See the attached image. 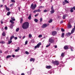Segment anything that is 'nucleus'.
<instances>
[{
	"mask_svg": "<svg viewBox=\"0 0 75 75\" xmlns=\"http://www.w3.org/2000/svg\"><path fill=\"white\" fill-rule=\"evenodd\" d=\"M28 37L29 38H31V37H32V35H31V34H30L29 35H28Z\"/></svg>",
	"mask_w": 75,
	"mask_h": 75,
	"instance_id": "c756f323",
	"label": "nucleus"
},
{
	"mask_svg": "<svg viewBox=\"0 0 75 75\" xmlns=\"http://www.w3.org/2000/svg\"><path fill=\"white\" fill-rule=\"evenodd\" d=\"M68 28H71L72 27V25H69L67 27Z\"/></svg>",
	"mask_w": 75,
	"mask_h": 75,
	"instance_id": "5701e85b",
	"label": "nucleus"
},
{
	"mask_svg": "<svg viewBox=\"0 0 75 75\" xmlns=\"http://www.w3.org/2000/svg\"><path fill=\"white\" fill-rule=\"evenodd\" d=\"M40 22H42V18H40Z\"/></svg>",
	"mask_w": 75,
	"mask_h": 75,
	"instance_id": "ea45409f",
	"label": "nucleus"
},
{
	"mask_svg": "<svg viewBox=\"0 0 75 75\" xmlns=\"http://www.w3.org/2000/svg\"><path fill=\"white\" fill-rule=\"evenodd\" d=\"M61 55L62 57H64V53H62L61 54Z\"/></svg>",
	"mask_w": 75,
	"mask_h": 75,
	"instance_id": "4c0bfd02",
	"label": "nucleus"
},
{
	"mask_svg": "<svg viewBox=\"0 0 75 75\" xmlns=\"http://www.w3.org/2000/svg\"><path fill=\"white\" fill-rule=\"evenodd\" d=\"M50 74H52V72L51 71H50L49 72Z\"/></svg>",
	"mask_w": 75,
	"mask_h": 75,
	"instance_id": "69168bd1",
	"label": "nucleus"
},
{
	"mask_svg": "<svg viewBox=\"0 0 75 75\" xmlns=\"http://www.w3.org/2000/svg\"><path fill=\"white\" fill-rule=\"evenodd\" d=\"M61 31H62V32H64V31H65V30L62 28L61 29Z\"/></svg>",
	"mask_w": 75,
	"mask_h": 75,
	"instance_id": "72a5a7b5",
	"label": "nucleus"
},
{
	"mask_svg": "<svg viewBox=\"0 0 75 75\" xmlns=\"http://www.w3.org/2000/svg\"><path fill=\"white\" fill-rule=\"evenodd\" d=\"M46 68L47 69H50L51 68V66H47Z\"/></svg>",
	"mask_w": 75,
	"mask_h": 75,
	"instance_id": "a211bd4d",
	"label": "nucleus"
},
{
	"mask_svg": "<svg viewBox=\"0 0 75 75\" xmlns=\"http://www.w3.org/2000/svg\"><path fill=\"white\" fill-rule=\"evenodd\" d=\"M71 34H72V33H71L69 32L68 33H67L66 34V35H67V37H69V36H70V35H71Z\"/></svg>",
	"mask_w": 75,
	"mask_h": 75,
	"instance_id": "4468645a",
	"label": "nucleus"
},
{
	"mask_svg": "<svg viewBox=\"0 0 75 75\" xmlns=\"http://www.w3.org/2000/svg\"><path fill=\"white\" fill-rule=\"evenodd\" d=\"M34 21H35V23H37L38 22V20L37 19H35L34 20Z\"/></svg>",
	"mask_w": 75,
	"mask_h": 75,
	"instance_id": "bb28decb",
	"label": "nucleus"
},
{
	"mask_svg": "<svg viewBox=\"0 0 75 75\" xmlns=\"http://www.w3.org/2000/svg\"><path fill=\"white\" fill-rule=\"evenodd\" d=\"M50 45H51V43H50L49 45H47L46 46V47H49V46H50Z\"/></svg>",
	"mask_w": 75,
	"mask_h": 75,
	"instance_id": "58836bf2",
	"label": "nucleus"
},
{
	"mask_svg": "<svg viewBox=\"0 0 75 75\" xmlns=\"http://www.w3.org/2000/svg\"><path fill=\"white\" fill-rule=\"evenodd\" d=\"M52 20L50 19L48 22L49 23H52Z\"/></svg>",
	"mask_w": 75,
	"mask_h": 75,
	"instance_id": "2f4dec72",
	"label": "nucleus"
},
{
	"mask_svg": "<svg viewBox=\"0 0 75 75\" xmlns=\"http://www.w3.org/2000/svg\"><path fill=\"white\" fill-rule=\"evenodd\" d=\"M65 17H66V16L65 15L63 16V19H65Z\"/></svg>",
	"mask_w": 75,
	"mask_h": 75,
	"instance_id": "a19ab883",
	"label": "nucleus"
},
{
	"mask_svg": "<svg viewBox=\"0 0 75 75\" xmlns=\"http://www.w3.org/2000/svg\"><path fill=\"white\" fill-rule=\"evenodd\" d=\"M52 62L53 64H54V65H59V61H52Z\"/></svg>",
	"mask_w": 75,
	"mask_h": 75,
	"instance_id": "20e7f679",
	"label": "nucleus"
},
{
	"mask_svg": "<svg viewBox=\"0 0 75 75\" xmlns=\"http://www.w3.org/2000/svg\"><path fill=\"white\" fill-rule=\"evenodd\" d=\"M28 44V41H26L25 42V45H27Z\"/></svg>",
	"mask_w": 75,
	"mask_h": 75,
	"instance_id": "a18cd8bd",
	"label": "nucleus"
},
{
	"mask_svg": "<svg viewBox=\"0 0 75 75\" xmlns=\"http://www.w3.org/2000/svg\"><path fill=\"white\" fill-rule=\"evenodd\" d=\"M54 48H57V45H56L54 46Z\"/></svg>",
	"mask_w": 75,
	"mask_h": 75,
	"instance_id": "4d7b16f0",
	"label": "nucleus"
},
{
	"mask_svg": "<svg viewBox=\"0 0 75 75\" xmlns=\"http://www.w3.org/2000/svg\"><path fill=\"white\" fill-rule=\"evenodd\" d=\"M19 38H20V39L21 38V36H19Z\"/></svg>",
	"mask_w": 75,
	"mask_h": 75,
	"instance_id": "0e129e2a",
	"label": "nucleus"
},
{
	"mask_svg": "<svg viewBox=\"0 0 75 75\" xmlns=\"http://www.w3.org/2000/svg\"><path fill=\"white\" fill-rule=\"evenodd\" d=\"M3 5H1L0 6V7L1 8V7H3Z\"/></svg>",
	"mask_w": 75,
	"mask_h": 75,
	"instance_id": "13d9d810",
	"label": "nucleus"
},
{
	"mask_svg": "<svg viewBox=\"0 0 75 75\" xmlns=\"http://www.w3.org/2000/svg\"><path fill=\"white\" fill-rule=\"evenodd\" d=\"M51 9L52 10H54V8L53 7V6H52L51 7Z\"/></svg>",
	"mask_w": 75,
	"mask_h": 75,
	"instance_id": "de8ad7c7",
	"label": "nucleus"
},
{
	"mask_svg": "<svg viewBox=\"0 0 75 75\" xmlns=\"http://www.w3.org/2000/svg\"><path fill=\"white\" fill-rule=\"evenodd\" d=\"M11 55H8L6 56V58L7 59H8L9 58H11Z\"/></svg>",
	"mask_w": 75,
	"mask_h": 75,
	"instance_id": "412c9836",
	"label": "nucleus"
},
{
	"mask_svg": "<svg viewBox=\"0 0 75 75\" xmlns=\"http://www.w3.org/2000/svg\"><path fill=\"white\" fill-rule=\"evenodd\" d=\"M12 57L13 58H14V57H15V55L14 54H13L12 55Z\"/></svg>",
	"mask_w": 75,
	"mask_h": 75,
	"instance_id": "5fc2aeb1",
	"label": "nucleus"
},
{
	"mask_svg": "<svg viewBox=\"0 0 75 75\" xmlns=\"http://www.w3.org/2000/svg\"><path fill=\"white\" fill-rule=\"evenodd\" d=\"M10 14H11V12H10V11H9L7 12V16H10Z\"/></svg>",
	"mask_w": 75,
	"mask_h": 75,
	"instance_id": "4be33fe9",
	"label": "nucleus"
},
{
	"mask_svg": "<svg viewBox=\"0 0 75 75\" xmlns=\"http://www.w3.org/2000/svg\"><path fill=\"white\" fill-rule=\"evenodd\" d=\"M0 54H1V53H2V51H1V50L0 51Z\"/></svg>",
	"mask_w": 75,
	"mask_h": 75,
	"instance_id": "e2e57ef3",
	"label": "nucleus"
},
{
	"mask_svg": "<svg viewBox=\"0 0 75 75\" xmlns=\"http://www.w3.org/2000/svg\"><path fill=\"white\" fill-rule=\"evenodd\" d=\"M73 8V9H74V10H75V6L73 8Z\"/></svg>",
	"mask_w": 75,
	"mask_h": 75,
	"instance_id": "6e6d98bb",
	"label": "nucleus"
},
{
	"mask_svg": "<svg viewBox=\"0 0 75 75\" xmlns=\"http://www.w3.org/2000/svg\"><path fill=\"white\" fill-rule=\"evenodd\" d=\"M14 38V36L12 35L10 37L9 40L8 41V44H10L11 42H12V39Z\"/></svg>",
	"mask_w": 75,
	"mask_h": 75,
	"instance_id": "f03ea898",
	"label": "nucleus"
},
{
	"mask_svg": "<svg viewBox=\"0 0 75 75\" xmlns=\"http://www.w3.org/2000/svg\"><path fill=\"white\" fill-rule=\"evenodd\" d=\"M70 11L71 13H73V12H74V10H73V8H71Z\"/></svg>",
	"mask_w": 75,
	"mask_h": 75,
	"instance_id": "c85d7f7f",
	"label": "nucleus"
},
{
	"mask_svg": "<svg viewBox=\"0 0 75 75\" xmlns=\"http://www.w3.org/2000/svg\"><path fill=\"white\" fill-rule=\"evenodd\" d=\"M65 35V33H62V34L61 37L62 38L64 37V35Z\"/></svg>",
	"mask_w": 75,
	"mask_h": 75,
	"instance_id": "aec40b11",
	"label": "nucleus"
},
{
	"mask_svg": "<svg viewBox=\"0 0 75 75\" xmlns=\"http://www.w3.org/2000/svg\"><path fill=\"white\" fill-rule=\"evenodd\" d=\"M62 23H63V21H61L60 22V24H62Z\"/></svg>",
	"mask_w": 75,
	"mask_h": 75,
	"instance_id": "864d4df0",
	"label": "nucleus"
},
{
	"mask_svg": "<svg viewBox=\"0 0 75 75\" xmlns=\"http://www.w3.org/2000/svg\"><path fill=\"white\" fill-rule=\"evenodd\" d=\"M28 19L29 20H31V15L30 14L28 17Z\"/></svg>",
	"mask_w": 75,
	"mask_h": 75,
	"instance_id": "6ab92c4d",
	"label": "nucleus"
},
{
	"mask_svg": "<svg viewBox=\"0 0 75 75\" xmlns=\"http://www.w3.org/2000/svg\"><path fill=\"white\" fill-rule=\"evenodd\" d=\"M29 23L26 22L23 23L22 25V27L24 30H26L29 27Z\"/></svg>",
	"mask_w": 75,
	"mask_h": 75,
	"instance_id": "f257e3e1",
	"label": "nucleus"
},
{
	"mask_svg": "<svg viewBox=\"0 0 75 75\" xmlns=\"http://www.w3.org/2000/svg\"><path fill=\"white\" fill-rule=\"evenodd\" d=\"M19 50H20V47H18L17 49L15 50V52H18V51H19Z\"/></svg>",
	"mask_w": 75,
	"mask_h": 75,
	"instance_id": "2eb2a0df",
	"label": "nucleus"
},
{
	"mask_svg": "<svg viewBox=\"0 0 75 75\" xmlns=\"http://www.w3.org/2000/svg\"><path fill=\"white\" fill-rule=\"evenodd\" d=\"M4 29L6 30H7V27L6 26L5 27Z\"/></svg>",
	"mask_w": 75,
	"mask_h": 75,
	"instance_id": "603ef678",
	"label": "nucleus"
},
{
	"mask_svg": "<svg viewBox=\"0 0 75 75\" xmlns=\"http://www.w3.org/2000/svg\"><path fill=\"white\" fill-rule=\"evenodd\" d=\"M52 33L53 35H55L57 34V32L56 31H54L52 32Z\"/></svg>",
	"mask_w": 75,
	"mask_h": 75,
	"instance_id": "9b49d317",
	"label": "nucleus"
},
{
	"mask_svg": "<svg viewBox=\"0 0 75 75\" xmlns=\"http://www.w3.org/2000/svg\"><path fill=\"white\" fill-rule=\"evenodd\" d=\"M2 35L4 37H5V36H6V33H5L4 32H3L2 33Z\"/></svg>",
	"mask_w": 75,
	"mask_h": 75,
	"instance_id": "a878e982",
	"label": "nucleus"
},
{
	"mask_svg": "<svg viewBox=\"0 0 75 75\" xmlns=\"http://www.w3.org/2000/svg\"><path fill=\"white\" fill-rule=\"evenodd\" d=\"M25 53L26 54H27V55H28V54H29V52H28L27 51H26Z\"/></svg>",
	"mask_w": 75,
	"mask_h": 75,
	"instance_id": "c9c22d12",
	"label": "nucleus"
},
{
	"mask_svg": "<svg viewBox=\"0 0 75 75\" xmlns=\"http://www.w3.org/2000/svg\"><path fill=\"white\" fill-rule=\"evenodd\" d=\"M23 22V18H21L20 20V24H22Z\"/></svg>",
	"mask_w": 75,
	"mask_h": 75,
	"instance_id": "dca6fc26",
	"label": "nucleus"
},
{
	"mask_svg": "<svg viewBox=\"0 0 75 75\" xmlns=\"http://www.w3.org/2000/svg\"><path fill=\"white\" fill-rule=\"evenodd\" d=\"M5 7H6V8H7V6L6 5H5Z\"/></svg>",
	"mask_w": 75,
	"mask_h": 75,
	"instance_id": "680f3d73",
	"label": "nucleus"
},
{
	"mask_svg": "<svg viewBox=\"0 0 75 75\" xmlns=\"http://www.w3.org/2000/svg\"><path fill=\"white\" fill-rule=\"evenodd\" d=\"M69 46H68V45H65L64 47V50H68L69 49Z\"/></svg>",
	"mask_w": 75,
	"mask_h": 75,
	"instance_id": "9d476101",
	"label": "nucleus"
},
{
	"mask_svg": "<svg viewBox=\"0 0 75 75\" xmlns=\"http://www.w3.org/2000/svg\"><path fill=\"white\" fill-rule=\"evenodd\" d=\"M14 26V24L12 23L9 26V27H10V28H13Z\"/></svg>",
	"mask_w": 75,
	"mask_h": 75,
	"instance_id": "f8f14e48",
	"label": "nucleus"
},
{
	"mask_svg": "<svg viewBox=\"0 0 75 75\" xmlns=\"http://www.w3.org/2000/svg\"><path fill=\"white\" fill-rule=\"evenodd\" d=\"M74 31H75V29H74V28H73L72 29V30H71V34H73V33H74Z\"/></svg>",
	"mask_w": 75,
	"mask_h": 75,
	"instance_id": "f3484780",
	"label": "nucleus"
},
{
	"mask_svg": "<svg viewBox=\"0 0 75 75\" xmlns=\"http://www.w3.org/2000/svg\"><path fill=\"white\" fill-rule=\"evenodd\" d=\"M8 51H6L5 52V54H8Z\"/></svg>",
	"mask_w": 75,
	"mask_h": 75,
	"instance_id": "8fccbe9b",
	"label": "nucleus"
},
{
	"mask_svg": "<svg viewBox=\"0 0 75 75\" xmlns=\"http://www.w3.org/2000/svg\"><path fill=\"white\" fill-rule=\"evenodd\" d=\"M3 22H2V21L1 22V24H3Z\"/></svg>",
	"mask_w": 75,
	"mask_h": 75,
	"instance_id": "338daca9",
	"label": "nucleus"
},
{
	"mask_svg": "<svg viewBox=\"0 0 75 75\" xmlns=\"http://www.w3.org/2000/svg\"><path fill=\"white\" fill-rule=\"evenodd\" d=\"M37 12H40L41 10L40 9L37 10Z\"/></svg>",
	"mask_w": 75,
	"mask_h": 75,
	"instance_id": "e433bc0d",
	"label": "nucleus"
},
{
	"mask_svg": "<svg viewBox=\"0 0 75 75\" xmlns=\"http://www.w3.org/2000/svg\"><path fill=\"white\" fill-rule=\"evenodd\" d=\"M14 39L15 40H17V37H14Z\"/></svg>",
	"mask_w": 75,
	"mask_h": 75,
	"instance_id": "3c124183",
	"label": "nucleus"
},
{
	"mask_svg": "<svg viewBox=\"0 0 75 75\" xmlns=\"http://www.w3.org/2000/svg\"><path fill=\"white\" fill-rule=\"evenodd\" d=\"M54 12L55 11H54V10H52L50 11L51 14H53V13H54Z\"/></svg>",
	"mask_w": 75,
	"mask_h": 75,
	"instance_id": "b1692460",
	"label": "nucleus"
},
{
	"mask_svg": "<svg viewBox=\"0 0 75 75\" xmlns=\"http://www.w3.org/2000/svg\"><path fill=\"white\" fill-rule=\"evenodd\" d=\"M36 12H37V10H35L34 11H33V13H35Z\"/></svg>",
	"mask_w": 75,
	"mask_h": 75,
	"instance_id": "c03bdc74",
	"label": "nucleus"
},
{
	"mask_svg": "<svg viewBox=\"0 0 75 75\" xmlns=\"http://www.w3.org/2000/svg\"><path fill=\"white\" fill-rule=\"evenodd\" d=\"M14 5V4H12L10 5V7H12Z\"/></svg>",
	"mask_w": 75,
	"mask_h": 75,
	"instance_id": "37998d69",
	"label": "nucleus"
},
{
	"mask_svg": "<svg viewBox=\"0 0 75 75\" xmlns=\"http://www.w3.org/2000/svg\"><path fill=\"white\" fill-rule=\"evenodd\" d=\"M49 42L51 43H54V40L52 38H50L49 40Z\"/></svg>",
	"mask_w": 75,
	"mask_h": 75,
	"instance_id": "423d86ee",
	"label": "nucleus"
},
{
	"mask_svg": "<svg viewBox=\"0 0 75 75\" xmlns=\"http://www.w3.org/2000/svg\"><path fill=\"white\" fill-rule=\"evenodd\" d=\"M35 61V59L34 58H31L30 59V62H31L32 61H33V62H34V61Z\"/></svg>",
	"mask_w": 75,
	"mask_h": 75,
	"instance_id": "ddd939ff",
	"label": "nucleus"
},
{
	"mask_svg": "<svg viewBox=\"0 0 75 75\" xmlns=\"http://www.w3.org/2000/svg\"><path fill=\"white\" fill-rule=\"evenodd\" d=\"M20 30V28H16V32H18V31H19V30Z\"/></svg>",
	"mask_w": 75,
	"mask_h": 75,
	"instance_id": "393cba45",
	"label": "nucleus"
},
{
	"mask_svg": "<svg viewBox=\"0 0 75 75\" xmlns=\"http://www.w3.org/2000/svg\"><path fill=\"white\" fill-rule=\"evenodd\" d=\"M42 37V35H40L38 36V37H39V38H41Z\"/></svg>",
	"mask_w": 75,
	"mask_h": 75,
	"instance_id": "f704fd0d",
	"label": "nucleus"
},
{
	"mask_svg": "<svg viewBox=\"0 0 75 75\" xmlns=\"http://www.w3.org/2000/svg\"><path fill=\"white\" fill-rule=\"evenodd\" d=\"M11 1L12 3H15V0H11Z\"/></svg>",
	"mask_w": 75,
	"mask_h": 75,
	"instance_id": "09e8293b",
	"label": "nucleus"
},
{
	"mask_svg": "<svg viewBox=\"0 0 75 75\" xmlns=\"http://www.w3.org/2000/svg\"><path fill=\"white\" fill-rule=\"evenodd\" d=\"M0 43H1V44H4L5 42H4L3 41V40H2L0 42Z\"/></svg>",
	"mask_w": 75,
	"mask_h": 75,
	"instance_id": "473e14b6",
	"label": "nucleus"
},
{
	"mask_svg": "<svg viewBox=\"0 0 75 75\" xmlns=\"http://www.w3.org/2000/svg\"><path fill=\"white\" fill-rule=\"evenodd\" d=\"M11 20H10V22L12 24H14V22H13V21H14L16 20V19L13 18V17H11Z\"/></svg>",
	"mask_w": 75,
	"mask_h": 75,
	"instance_id": "39448f33",
	"label": "nucleus"
},
{
	"mask_svg": "<svg viewBox=\"0 0 75 75\" xmlns=\"http://www.w3.org/2000/svg\"><path fill=\"white\" fill-rule=\"evenodd\" d=\"M39 14L38 13L37 14L35 15V17H37V16H38Z\"/></svg>",
	"mask_w": 75,
	"mask_h": 75,
	"instance_id": "49530a36",
	"label": "nucleus"
},
{
	"mask_svg": "<svg viewBox=\"0 0 75 75\" xmlns=\"http://www.w3.org/2000/svg\"><path fill=\"white\" fill-rule=\"evenodd\" d=\"M6 9L7 10V11H10V8L7 7V8H6Z\"/></svg>",
	"mask_w": 75,
	"mask_h": 75,
	"instance_id": "7c9ffc66",
	"label": "nucleus"
},
{
	"mask_svg": "<svg viewBox=\"0 0 75 75\" xmlns=\"http://www.w3.org/2000/svg\"><path fill=\"white\" fill-rule=\"evenodd\" d=\"M21 75H25V74H24V73H23L21 74Z\"/></svg>",
	"mask_w": 75,
	"mask_h": 75,
	"instance_id": "bf43d9fd",
	"label": "nucleus"
},
{
	"mask_svg": "<svg viewBox=\"0 0 75 75\" xmlns=\"http://www.w3.org/2000/svg\"><path fill=\"white\" fill-rule=\"evenodd\" d=\"M69 47L70 48V49H71V51H74V47H72L71 46H69Z\"/></svg>",
	"mask_w": 75,
	"mask_h": 75,
	"instance_id": "1a4fd4ad",
	"label": "nucleus"
},
{
	"mask_svg": "<svg viewBox=\"0 0 75 75\" xmlns=\"http://www.w3.org/2000/svg\"><path fill=\"white\" fill-rule=\"evenodd\" d=\"M41 45V42H40L36 46H35V48H40V46Z\"/></svg>",
	"mask_w": 75,
	"mask_h": 75,
	"instance_id": "0eeeda50",
	"label": "nucleus"
},
{
	"mask_svg": "<svg viewBox=\"0 0 75 75\" xmlns=\"http://www.w3.org/2000/svg\"><path fill=\"white\" fill-rule=\"evenodd\" d=\"M47 27V24H44L42 26V28H46Z\"/></svg>",
	"mask_w": 75,
	"mask_h": 75,
	"instance_id": "6e6552de",
	"label": "nucleus"
},
{
	"mask_svg": "<svg viewBox=\"0 0 75 75\" xmlns=\"http://www.w3.org/2000/svg\"><path fill=\"white\" fill-rule=\"evenodd\" d=\"M64 2H65L66 3H67V4L69 3V1L67 0H64Z\"/></svg>",
	"mask_w": 75,
	"mask_h": 75,
	"instance_id": "cd10ccee",
	"label": "nucleus"
},
{
	"mask_svg": "<svg viewBox=\"0 0 75 75\" xmlns=\"http://www.w3.org/2000/svg\"><path fill=\"white\" fill-rule=\"evenodd\" d=\"M35 7H37V5H36V4H35L34 6L33 4H32L30 8H31L32 10H34L35 8Z\"/></svg>",
	"mask_w": 75,
	"mask_h": 75,
	"instance_id": "7ed1b4c3",
	"label": "nucleus"
},
{
	"mask_svg": "<svg viewBox=\"0 0 75 75\" xmlns=\"http://www.w3.org/2000/svg\"><path fill=\"white\" fill-rule=\"evenodd\" d=\"M44 13H46V12H47L48 11L46 10V9H45L44 11Z\"/></svg>",
	"mask_w": 75,
	"mask_h": 75,
	"instance_id": "79ce46f5",
	"label": "nucleus"
},
{
	"mask_svg": "<svg viewBox=\"0 0 75 75\" xmlns=\"http://www.w3.org/2000/svg\"><path fill=\"white\" fill-rule=\"evenodd\" d=\"M25 36H24L23 37V39H24V38H25Z\"/></svg>",
	"mask_w": 75,
	"mask_h": 75,
	"instance_id": "052dcab7",
	"label": "nucleus"
},
{
	"mask_svg": "<svg viewBox=\"0 0 75 75\" xmlns=\"http://www.w3.org/2000/svg\"><path fill=\"white\" fill-rule=\"evenodd\" d=\"M18 8L19 10H20V7H18Z\"/></svg>",
	"mask_w": 75,
	"mask_h": 75,
	"instance_id": "774afa93",
	"label": "nucleus"
}]
</instances>
